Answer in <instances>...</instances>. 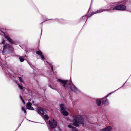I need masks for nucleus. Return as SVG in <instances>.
<instances>
[{"mask_svg": "<svg viewBox=\"0 0 131 131\" xmlns=\"http://www.w3.org/2000/svg\"><path fill=\"white\" fill-rule=\"evenodd\" d=\"M71 121L73 123L72 125H68V127L70 128L74 129L75 128L73 125L78 127L82 125L84 126V121L83 118L79 115H74L72 117V119Z\"/></svg>", "mask_w": 131, "mask_h": 131, "instance_id": "obj_1", "label": "nucleus"}, {"mask_svg": "<svg viewBox=\"0 0 131 131\" xmlns=\"http://www.w3.org/2000/svg\"><path fill=\"white\" fill-rule=\"evenodd\" d=\"M126 9V6L125 5H120L116 6H111L110 9H104L102 8L100 9L99 10H97V11L95 12H93L91 14V16L92 15H94L95 14L99 13H101L105 11H108L110 10H124Z\"/></svg>", "mask_w": 131, "mask_h": 131, "instance_id": "obj_2", "label": "nucleus"}, {"mask_svg": "<svg viewBox=\"0 0 131 131\" xmlns=\"http://www.w3.org/2000/svg\"><path fill=\"white\" fill-rule=\"evenodd\" d=\"M57 123L54 119L52 121L49 120V125L48 128H49L53 129L56 127L57 125Z\"/></svg>", "mask_w": 131, "mask_h": 131, "instance_id": "obj_3", "label": "nucleus"}, {"mask_svg": "<svg viewBox=\"0 0 131 131\" xmlns=\"http://www.w3.org/2000/svg\"><path fill=\"white\" fill-rule=\"evenodd\" d=\"M58 81L59 82L61 83L62 84L63 87L67 89H68V87L66 85L67 84L68 85H71V81L69 82L67 80H63L60 79H58Z\"/></svg>", "mask_w": 131, "mask_h": 131, "instance_id": "obj_4", "label": "nucleus"}, {"mask_svg": "<svg viewBox=\"0 0 131 131\" xmlns=\"http://www.w3.org/2000/svg\"><path fill=\"white\" fill-rule=\"evenodd\" d=\"M60 107L61 113L65 116L68 115V113L66 111V108L64 105L63 104H61L60 105Z\"/></svg>", "mask_w": 131, "mask_h": 131, "instance_id": "obj_5", "label": "nucleus"}, {"mask_svg": "<svg viewBox=\"0 0 131 131\" xmlns=\"http://www.w3.org/2000/svg\"><path fill=\"white\" fill-rule=\"evenodd\" d=\"M13 48L12 46L9 44H6L4 46L3 53L6 51H10L12 50Z\"/></svg>", "mask_w": 131, "mask_h": 131, "instance_id": "obj_6", "label": "nucleus"}, {"mask_svg": "<svg viewBox=\"0 0 131 131\" xmlns=\"http://www.w3.org/2000/svg\"><path fill=\"white\" fill-rule=\"evenodd\" d=\"M5 37L12 44L17 45L18 44V42L13 40H12L8 35H5Z\"/></svg>", "mask_w": 131, "mask_h": 131, "instance_id": "obj_7", "label": "nucleus"}, {"mask_svg": "<svg viewBox=\"0 0 131 131\" xmlns=\"http://www.w3.org/2000/svg\"><path fill=\"white\" fill-rule=\"evenodd\" d=\"M37 112L39 114H47V112L45 109L43 108L38 107L37 108Z\"/></svg>", "mask_w": 131, "mask_h": 131, "instance_id": "obj_8", "label": "nucleus"}, {"mask_svg": "<svg viewBox=\"0 0 131 131\" xmlns=\"http://www.w3.org/2000/svg\"><path fill=\"white\" fill-rule=\"evenodd\" d=\"M115 91H114V92L111 93H110L109 94H108L107 95L105 96V97L103 98L102 99H104V100L102 101V103L104 104L105 105H106L108 103V101L106 99V98L108 96H109V95L111 94L112 93H114V92H115Z\"/></svg>", "mask_w": 131, "mask_h": 131, "instance_id": "obj_9", "label": "nucleus"}, {"mask_svg": "<svg viewBox=\"0 0 131 131\" xmlns=\"http://www.w3.org/2000/svg\"><path fill=\"white\" fill-rule=\"evenodd\" d=\"M112 129L111 127L110 126H107L105 127V128L103 129H100V131H110Z\"/></svg>", "mask_w": 131, "mask_h": 131, "instance_id": "obj_10", "label": "nucleus"}, {"mask_svg": "<svg viewBox=\"0 0 131 131\" xmlns=\"http://www.w3.org/2000/svg\"><path fill=\"white\" fill-rule=\"evenodd\" d=\"M70 89L72 91L77 92V89L74 85L73 84L71 86Z\"/></svg>", "mask_w": 131, "mask_h": 131, "instance_id": "obj_11", "label": "nucleus"}, {"mask_svg": "<svg viewBox=\"0 0 131 131\" xmlns=\"http://www.w3.org/2000/svg\"><path fill=\"white\" fill-rule=\"evenodd\" d=\"M36 53L38 55L40 56L42 59L43 60L44 59V57L42 55V53L40 51H37L36 52Z\"/></svg>", "mask_w": 131, "mask_h": 131, "instance_id": "obj_12", "label": "nucleus"}, {"mask_svg": "<svg viewBox=\"0 0 131 131\" xmlns=\"http://www.w3.org/2000/svg\"><path fill=\"white\" fill-rule=\"evenodd\" d=\"M101 100L100 99H97L96 100V103L99 106H100L101 103Z\"/></svg>", "mask_w": 131, "mask_h": 131, "instance_id": "obj_13", "label": "nucleus"}, {"mask_svg": "<svg viewBox=\"0 0 131 131\" xmlns=\"http://www.w3.org/2000/svg\"><path fill=\"white\" fill-rule=\"evenodd\" d=\"M44 118L46 119H48L49 118V117L46 114L44 115Z\"/></svg>", "mask_w": 131, "mask_h": 131, "instance_id": "obj_14", "label": "nucleus"}, {"mask_svg": "<svg viewBox=\"0 0 131 131\" xmlns=\"http://www.w3.org/2000/svg\"><path fill=\"white\" fill-rule=\"evenodd\" d=\"M20 98L21 100L23 102V103L24 104H25V102L24 100L22 98L21 96H20Z\"/></svg>", "mask_w": 131, "mask_h": 131, "instance_id": "obj_15", "label": "nucleus"}, {"mask_svg": "<svg viewBox=\"0 0 131 131\" xmlns=\"http://www.w3.org/2000/svg\"><path fill=\"white\" fill-rule=\"evenodd\" d=\"M19 59L20 61L21 62H23L24 61V59L22 57L19 58Z\"/></svg>", "mask_w": 131, "mask_h": 131, "instance_id": "obj_16", "label": "nucleus"}, {"mask_svg": "<svg viewBox=\"0 0 131 131\" xmlns=\"http://www.w3.org/2000/svg\"><path fill=\"white\" fill-rule=\"evenodd\" d=\"M19 80L20 81V82L21 83H22L23 84H24V83L22 79V78L20 77H19Z\"/></svg>", "mask_w": 131, "mask_h": 131, "instance_id": "obj_17", "label": "nucleus"}, {"mask_svg": "<svg viewBox=\"0 0 131 131\" xmlns=\"http://www.w3.org/2000/svg\"><path fill=\"white\" fill-rule=\"evenodd\" d=\"M31 104L30 103L28 102L27 104V107H30L31 105Z\"/></svg>", "mask_w": 131, "mask_h": 131, "instance_id": "obj_18", "label": "nucleus"}, {"mask_svg": "<svg viewBox=\"0 0 131 131\" xmlns=\"http://www.w3.org/2000/svg\"><path fill=\"white\" fill-rule=\"evenodd\" d=\"M27 108L29 110H34L33 108L31 106H30L29 107H27Z\"/></svg>", "mask_w": 131, "mask_h": 131, "instance_id": "obj_19", "label": "nucleus"}, {"mask_svg": "<svg viewBox=\"0 0 131 131\" xmlns=\"http://www.w3.org/2000/svg\"><path fill=\"white\" fill-rule=\"evenodd\" d=\"M21 110H22L25 113H26V110L23 107H22L21 108Z\"/></svg>", "mask_w": 131, "mask_h": 131, "instance_id": "obj_20", "label": "nucleus"}, {"mask_svg": "<svg viewBox=\"0 0 131 131\" xmlns=\"http://www.w3.org/2000/svg\"><path fill=\"white\" fill-rule=\"evenodd\" d=\"M46 62H47V63L49 64L48 62L47 61H46ZM49 64L50 65V67H51V70L52 71L53 70V67L49 63Z\"/></svg>", "mask_w": 131, "mask_h": 131, "instance_id": "obj_21", "label": "nucleus"}, {"mask_svg": "<svg viewBox=\"0 0 131 131\" xmlns=\"http://www.w3.org/2000/svg\"><path fill=\"white\" fill-rule=\"evenodd\" d=\"M18 85L19 87V88L20 89H23V88L19 84H18Z\"/></svg>", "mask_w": 131, "mask_h": 131, "instance_id": "obj_22", "label": "nucleus"}, {"mask_svg": "<svg viewBox=\"0 0 131 131\" xmlns=\"http://www.w3.org/2000/svg\"><path fill=\"white\" fill-rule=\"evenodd\" d=\"M5 42V41L4 40H3L2 42L1 43V44H4V43Z\"/></svg>", "mask_w": 131, "mask_h": 131, "instance_id": "obj_23", "label": "nucleus"}, {"mask_svg": "<svg viewBox=\"0 0 131 131\" xmlns=\"http://www.w3.org/2000/svg\"><path fill=\"white\" fill-rule=\"evenodd\" d=\"M86 16H83L82 17V19H85V18H86Z\"/></svg>", "mask_w": 131, "mask_h": 131, "instance_id": "obj_24", "label": "nucleus"}, {"mask_svg": "<svg viewBox=\"0 0 131 131\" xmlns=\"http://www.w3.org/2000/svg\"><path fill=\"white\" fill-rule=\"evenodd\" d=\"M59 131H64L63 129H59Z\"/></svg>", "mask_w": 131, "mask_h": 131, "instance_id": "obj_25", "label": "nucleus"}, {"mask_svg": "<svg viewBox=\"0 0 131 131\" xmlns=\"http://www.w3.org/2000/svg\"><path fill=\"white\" fill-rule=\"evenodd\" d=\"M6 75L8 76V77H10V74H6Z\"/></svg>", "mask_w": 131, "mask_h": 131, "instance_id": "obj_26", "label": "nucleus"}, {"mask_svg": "<svg viewBox=\"0 0 131 131\" xmlns=\"http://www.w3.org/2000/svg\"><path fill=\"white\" fill-rule=\"evenodd\" d=\"M51 129H50V128H49V131H51ZM54 131H57V130H54Z\"/></svg>", "mask_w": 131, "mask_h": 131, "instance_id": "obj_27", "label": "nucleus"}, {"mask_svg": "<svg viewBox=\"0 0 131 131\" xmlns=\"http://www.w3.org/2000/svg\"><path fill=\"white\" fill-rule=\"evenodd\" d=\"M75 131H80V130H78L75 129Z\"/></svg>", "mask_w": 131, "mask_h": 131, "instance_id": "obj_28", "label": "nucleus"}, {"mask_svg": "<svg viewBox=\"0 0 131 131\" xmlns=\"http://www.w3.org/2000/svg\"><path fill=\"white\" fill-rule=\"evenodd\" d=\"M49 86H50V87L51 88H52V89H54L53 88H52V87L51 86H50V85Z\"/></svg>", "mask_w": 131, "mask_h": 131, "instance_id": "obj_29", "label": "nucleus"}, {"mask_svg": "<svg viewBox=\"0 0 131 131\" xmlns=\"http://www.w3.org/2000/svg\"><path fill=\"white\" fill-rule=\"evenodd\" d=\"M42 30H41V34L42 33Z\"/></svg>", "mask_w": 131, "mask_h": 131, "instance_id": "obj_30", "label": "nucleus"}, {"mask_svg": "<svg viewBox=\"0 0 131 131\" xmlns=\"http://www.w3.org/2000/svg\"><path fill=\"white\" fill-rule=\"evenodd\" d=\"M20 125H20H19V126Z\"/></svg>", "mask_w": 131, "mask_h": 131, "instance_id": "obj_31", "label": "nucleus"}, {"mask_svg": "<svg viewBox=\"0 0 131 131\" xmlns=\"http://www.w3.org/2000/svg\"><path fill=\"white\" fill-rule=\"evenodd\" d=\"M125 83H124V84H125Z\"/></svg>", "mask_w": 131, "mask_h": 131, "instance_id": "obj_32", "label": "nucleus"}]
</instances>
